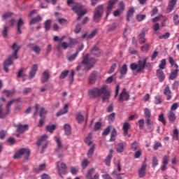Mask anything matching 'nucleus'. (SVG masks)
Segmentation results:
<instances>
[{
	"mask_svg": "<svg viewBox=\"0 0 179 179\" xmlns=\"http://www.w3.org/2000/svg\"><path fill=\"white\" fill-rule=\"evenodd\" d=\"M67 4L69 6L73 5L71 9L73 12H75V13L78 15V20H79V19H80L82 16H84V15H86V13H87V9L83 8V5L78 3H75L73 0H68Z\"/></svg>",
	"mask_w": 179,
	"mask_h": 179,
	"instance_id": "nucleus-1",
	"label": "nucleus"
},
{
	"mask_svg": "<svg viewBox=\"0 0 179 179\" xmlns=\"http://www.w3.org/2000/svg\"><path fill=\"white\" fill-rule=\"evenodd\" d=\"M12 49L13 50L14 53L3 63L4 71L6 72H9L8 67L10 66V65H12L13 59H17V51L20 50V46L17 45L16 43H14L12 46Z\"/></svg>",
	"mask_w": 179,
	"mask_h": 179,
	"instance_id": "nucleus-2",
	"label": "nucleus"
},
{
	"mask_svg": "<svg viewBox=\"0 0 179 179\" xmlns=\"http://www.w3.org/2000/svg\"><path fill=\"white\" fill-rule=\"evenodd\" d=\"M103 103H108L111 97V91L108 90V86L104 85L101 87V95Z\"/></svg>",
	"mask_w": 179,
	"mask_h": 179,
	"instance_id": "nucleus-3",
	"label": "nucleus"
},
{
	"mask_svg": "<svg viewBox=\"0 0 179 179\" xmlns=\"http://www.w3.org/2000/svg\"><path fill=\"white\" fill-rule=\"evenodd\" d=\"M82 64L85 66L86 69H90L96 64V59L91 57L90 55L87 54L83 58Z\"/></svg>",
	"mask_w": 179,
	"mask_h": 179,
	"instance_id": "nucleus-4",
	"label": "nucleus"
},
{
	"mask_svg": "<svg viewBox=\"0 0 179 179\" xmlns=\"http://www.w3.org/2000/svg\"><path fill=\"white\" fill-rule=\"evenodd\" d=\"M22 156H26L27 160V157L30 156V150L27 149V148H22L17 151V152H15L14 155V159H20Z\"/></svg>",
	"mask_w": 179,
	"mask_h": 179,
	"instance_id": "nucleus-5",
	"label": "nucleus"
},
{
	"mask_svg": "<svg viewBox=\"0 0 179 179\" xmlns=\"http://www.w3.org/2000/svg\"><path fill=\"white\" fill-rule=\"evenodd\" d=\"M145 65H146V61L139 60L138 64L132 63L130 66L132 71H137V72H141V71L144 69Z\"/></svg>",
	"mask_w": 179,
	"mask_h": 179,
	"instance_id": "nucleus-6",
	"label": "nucleus"
},
{
	"mask_svg": "<svg viewBox=\"0 0 179 179\" xmlns=\"http://www.w3.org/2000/svg\"><path fill=\"white\" fill-rule=\"evenodd\" d=\"M56 167L60 177H62V176H65V174H66V164H64L63 162H58L56 163Z\"/></svg>",
	"mask_w": 179,
	"mask_h": 179,
	"instance_id": "nucleus-7",
	"label": "nucleus"
},
{
	"mask_svg": "<svg viewBox=\"0 0 179 179\" xmlns=\"http://www.w3.org/2000/svg\"><path fill=\"white\" fill-rule=\"evenodd\" d=\"M104 7L103 5H101L96 8L94 14V20L95 22H99L100 19H101V16H103Z\"/></svg>",
	"mask_w": 179,
	"mask_h": 179,
	"instance_id": "nucleus-8",
	"label": "nucleus"
},
{
	"mask_svg": "<svg viewBox=\"0 0 179 179\" xmlns=\"http://www.w3.org/2000/svg\"><path fill=\"white\" fill-rule=\"evenodd\" d=\"M48 139V136H47V134L43 135L37 142L38 146H42L43 149H45L48 145V141H47Z\"/></svg>",
	"mask_w": 179,
	"mask_h": 179,
	"instance_id": "nucleus-9",
	"label": "nucleus"
},
{
	"mask_svg": "<svg viewBox=\"0 0 179 179\" xmlns=\"http://www.w3.org/2000/svg\"><path fill=\"white\" fill-rule=\"evenodd\" d=\"M127 100H129V93L127 92V89L124 88L120 94L118 101L122 103L123 101H127Z\"/></svg>",
	"mask_w": 179,
	"mask_h": 179,
	"instance_id": "nucleus-10",
	"label": "nucleus"
},
{
	"mask_svg": "<svg viewBox=\"0 0 179 179\" xmlns=\"http://www.w3.org/2000/svg\"><path fill=\"white\" fill-rule=\"evenodd\" d=\"M95 170L94 169H90L87 174L85 175V178L86 179H99L100 177V174H99V173H96L94 174ZM93 174H94V176H93Z\"/></svg>",
	"mask_w": 179,
	"mask_h": 179,
	"instance_id": "nucleus-11",
	"label": "nucleus"
},
{
	"mask_svg": "<svg viewBox=\"0 0 179 179\" xmlns=\"http://www.w3.org/2000/svg\"><path fill=\"white\" fill-rule=\"evenodd\" d=\"M101 88H92L88 91V94L90 96V97H99V96L101 95Z\"/></svg>",
	"mask_w": 179,
	"mask_h": 179,
	"instance_id": "nucleus-12",
	"label": "nucleus"
},
{
	"mask_svg": "<svg viewBox=\"0 0 179 179\" xmlns=\"http://www.w3.org/2000/svg\"><path fill=\"white\" fill-rule=\"evenodd\" d=\"M118 0H110L108 3V7L106 10V17H108V15L111 13V10L114 8V6L117 3Z\"/></svg>",
	"mask_w": 179,
	"mask_h": 179,
	"instance_id": "nucleus-13",
	"label": "nucleus"
},
{
	"mask_svg": "<svg viewBox=\"0 0 179 179\" xmlns=\"http://www.w3.org/2000/svg\"><path fill=\"white\" fill-rule=\"evenodd\" d=\"M146 159H145V162L143 163L140 170L138 171V176L140 178H142L143 177H145L146 176V168L148 167V165L146 164Z\"/></svg>",
	"mask_w": 179,
	"mask_h": 179,
	"instance_id": "nucleus-14",
	"label": "nucleus"
},
{
	"mask_svg": "<svg viewBox=\"0 0 179 179\" xmlns=\"http://www.w3.org/2000/svg\"><path fill=\"white\" fill-rule=\"evenodd\" d=\"M16 101H20V98H15L12 100L9 101L6 106V114L8 115L9 113H10V106L13 104V103H16Z\"/></svg>",
	"mask_w": 179,
	"mask_h": 179,
	"instance_id": "nucleus-15",
	"label": "nucleus"
},
{
	"mask_svg": "<svg viewBox=\"0 0 179 179\" xmlns=\"http://www.w3.org/2000/svg\"><path fill=\"white\" fill-rule=\"evenodd\" d=\"M97 80V72L93 71L89 76L88 81L90 85H94Z\"/></svg>",
	"mask_w": 179,
	"mask_h": 179,
	"instance_id": "nucleus-16",
	"label": "nucleus"
},
{
	"mask_svg": "<svg viewBox=\"0 0 179 179\" xmlns=\"http://www.w3.org/2000/svg\"><path fill=\"white\" fill-rule=\"evenodd\" d=\"M37 71H38V66L37 64H34L31 68V71H29V79H33L34 76H36V73H37Z\"/></svg>",
	"mask_w": 179,
	"mask_h": 179,
	"instance_id": "nucleus-17",
	"label": "nucleus"
},
{
	"mask_svg": "<svg viewBox=\"0 0 179 179\" xmlns=\"http://www.w3.org/2000/svg\"><path fill=\"white\" fill-rule=\"evenodd\" d=\"M69 47H71L69 43L66 42H59V45L56 48V50L59 52L62 51V48L64 50H66V48H69Z\"/></svg>",
	"mask_w": 179,
	"mask_h": 179,
	"instance_id": "nucleus-18",
	"label": "nucleus"
},
{
	"mask_svg": "<svg viewBox=\"0 0 179 179\" xmlns=\"http://www.w3.org/2000/svg\"><path fill=\"white\" fill-rule=\"evenodd\" d=\"M98 29H94L90 34L87 35V34H84L82 36L83 38H87V40H91V38H93L96 34H97Z\"/></svg>",
	"mask_w": 179,
	"mask_h": 179,
	"instance_id": "nucleus-19",
	"label": "nucleus"
},
{
	"mask_svg": "<svg viewBox=\"0 0 179 179\" xmlns=\"http://www.w3.org/2000/svg\"><path fill=\"white\" fill-rule=\"evenodd\" d=\"M29 129V125L27 124H17V132H19V134H23V132L27 131Z\"/></svg>",
	"mask_w": 179,
	"mask_h": 179,
	"instance_id": "nucleus-20",
	"label": "nucleus"
},
{
	"mask_svg": "<svg viewBox=\"0 0 179 179\" xmlns=\"http://www.w3.org/2000/svg\"><path fill=\"white\" fill-rule=\"evenodd\" d=\"M130 127H131V124H129V123H128V122H125L122 127L124 135L125 136H128L129 138L131 137V134H128V129H129Z\"/></svg>",
	"mask_w": 179,
	"mask_h": 179,
	"instance_id": "nucleus-21",
	"label": "nucleus"
},
{
	"mask_svg": "<svg viewBox=\"0 0 179 179\" xmlns=\"http://www.w3.org/2000/svg\"><path fill=\"white\" fill-rule=\"evenodd\" d=\"M164 94L166 96V100H171V90H170V87L169 85H166L164 90Z\"/></svg>",
	"mask_w": 179,
	"mask_h": 179,
	"instance_id": "nucleus-22",
	"label": "nucleus"
},
{
	"mask_svg": "<svg viewBox=\"0 0 179 179\" xmlns=\"http://www.w3.org/2000/svg\"><path fill=\"white\" fill-rule=\"evenodd\" d=\"M69 107V105L68 103H66L64 105L63 109H62L59 112H57L56 115L57 117H61V115H64V114H66L68 113V108Z\"/></svg>",
	"mask_w": 179,
	"mask_h": 179,
	"instance_id": "nucleus-23",
	"label": "nucleus"
},
{
	"mask_svg": "<svg viewBox=\"0 0 179 179\" xmlns=\"http://www.w3.org/2000/svg\"><path fill=\"white\" fill-rule=\"evenodd\" d=\"M157 76L159 82H163L166 78V75H164V73H163V71L160 69L157 70Z\"/></svg>",
	"mask_w": 179,
	"mask_h": 179,
	"instance_id": "nucleus-24",
	"label": "nucleus"
},
{
	"mask_svg": "<svg viewBox=\"0 0 179 179\" xmlns=\"http://www.w3.org/2000/svg\"><path fill=\"white\" fill-rule=\"evenodd\" d=\"M169 122H175L176 120V113L173 111H169L167 114Z\"/></svg>",
	"mask_w": 179,
	"mask_h": 179,
	"instance_id": "nucleus-25",
	"label": "nucleus"
},
{
	"mask_svg": "<svg viewBox=\"0 0 179 179\" xmlns=\"http://www.w3.org/2000/svg\"><path fill=\"white\" fill-rule=\"evenodd\" d=\"M48 79H50V73L48 71H45L43 73L41 82L42 83H45L46 82H48Z\"/></svg>",
	"mask_w": 179,
	"mask_h": 179,
	"instance_id": "nucleus-26",
	"label": "nucleus"
},
{
	"mask_svg": "<svg viewBox=\"0 0 179 179\" xmlns=\"http://www.w3.org/2000/svg\"><path fill=\"white\" fill-rule=\"evenodd\" d=\"M92 55H94L95 57H100L101 55V50L99 49V48L94 46L92 50Z\"/></svg>",
	"mask_w": 179,
	"mask_h": 179,
	"instance_id": "nucleus-27",
	"label": "nucleus"
},
{
	"mask_svg": "<svg viewBox=\"0 0 179 179\" xmlns=\"http://www.w3.org/2000/svg\"><path fill=\"white\" fill-rule=\"evenodd\" d=\"M125 148V143H120L116 146V151L117 153H122L124 148Z\"/></svg>",
	"mask_w": 179,
	"mask_h": 179,
	"instance_id": "nucleus-28",
	"label": "nucleus"
},
{
	"mask_svg": "<svg viewBox=\"0 0 179 179\" xmlns=\"http://www.w3.org/2000/svg\"><path fill=\"white\" fill-rule=\"evenodd\" d=\"M145 30H143L138 36L140 44H145V41H146V38H145Z\"/></svg>",
	"mask_w": 179,
	"mask_h": 179,
	"instance_id": "nucleus-29",
	"label": "nucleus"
},
{
	"mask_svg": "<svg viewBox=\"0 0 179 179\" xmlns=\"http://www.w3.org/2000/svg\"><path fill=\"white\" fill-rule=\"evenodd\" d=\"M64 131H65L66 135H67V136H69V135L72 134L71 132L72 129L71 128V125L68 124H64Z\"/></svg>",
	"mask_w": 179,
	"mask_h": 179,
	"instance_id": "nucleus-30",
	"label": "nucleus"
},
{
	"mask_svg": "<svg viewBox=\"0 0 179 179\" xmlns=\"http://www.w3.org/2000/svg\"><path fill=\"white\" fill-rule=\"evenodd\" d=\"M24 24V21L22 18H20L17 22V32L20 34H22V30H20V27Z\"/></svg>",
	"mask_w": 179,
	"mask_h": 179,
	"instance_id": "nucleus-31",
	"label": "nucleus"
},
{
	"mask_svg": "<svg viewBox=\"0 0 179 179\" xmlns=\"http://www.w3.org/2000/svg\"><path fill=\"white\" fill-rule=\"evenodd\" d=\"M92 133L88 134L87 136L85 138V143H87V145L89 146H90V145H93V143H92Z\"/></svg>",
	"mask_w": 179,
	"mask_h": 179,
	"instance_id": "nucleus-32",
	"label": "nucleus"
},
{
	"mask_svg": "<svg viewBox=\"0 0 179 179\" xmlns=\"http://www.w3.org/2000/svg\"><path fill=\"white\" fill-rule=\"evenodd\" d=\"M115 136H117V130L115 128L113 129V130L111 131L110 134V142H114L115 141Z\"/></svg>",
	"mask_w": 179,
	"mask_h": 179,
	"instance_id": "nucleus-33",
	"label": "nucleus"
},
{
	"mask_svg": "<svg viewBox=\"0 0 179 179\" xmlns=\"http://www.w3.org/2000/svg\"><path fill=\"white\" fill-rule=\"evenodd\" d=\"M94 144H92L91 148H90V150H88L87 155L88 156V157H92V156H93V153H94Z\"/></svg>",
	"mask_w": 179,
	"mask_h": 179,
	"instance_id": "nucleus-34",
	"label": "nucleus"
},
{
	"mask_svg": "<svg viewBox=\"0 0 179 179\" xmlns=\"http://www.w3.org/2000/svg\"><path fill=\"white\" fill-rule=\"evenodd\" d=\"M76 120H77L78 124H82V122H83V121H85V117H83V115H82V114L78 113L76 116Z\"/></svg>",
	"mask_w": 179,
	"mask_h": 179,
	"instance_id": "nucleus-35",
	"label": "nucleus"
},
{
	"mask_svg": "<svg viewBox=\"0 0 179 179\" xmlns=\"http://www.w3.org/2000/svg\"><path fill=\"white\" fill-rule=\"evenodd\" d=\"M55 138L56 139V143L57 145V148H59V149L62 148V141L61 140V137L55 136Z\"/></svg>",
	"mask_w": 179,
	"mask_h": 179,
	"instance_id": "nucleus-36",
	"label": "nucleus"
},
{
	"mask_svg": "<svg viewBox=\"0 0 179 179\" xmlns=\"http://www.w3.org/2000/svg\"><path fill=\"white\" fill-rule=\"evenodd\" d=\"M127 72H128V68L127 64H124L120 69V73L121 75H127Z\"/></svg>",
	"mask_w": 179,
	"mask_h": 179,
	"instance_id": "nucleus-37",
	"label": "nucleus"
},
{
	"mask_svg": "<svg viewBox=\"0 0 179 179\" xmlns=\"http://www.w3.org/2000/svg\"><path fill=\"white\" fill-rule=\"evenodd\" d=\"M17 78H22L23 82H24V79L27 78V76L26 74H23V69L20 70L17 73Z\"/></svg>",
	"mask_w": 179,
	"mask_h": 179,
	"instance_id": "nucleus-38",
	"label": "nucleus"
},
{
	"mask_svg": "<svg viewBox=\"0 0 179 179\" xmlns=\"http://www.w3.org/2000/svg\"><path fill=\"white\" fill-rule=\"evenodd\" d=\"M111 159H113V155L109 154L105 159L106 166H110L111 164Z\"/></svg>",
	"mask_w": 179,
	"mask_h": 179,
	"instance_id": "nucleus-39",
	"label": "nucleus"
},
{
	"mask_svg": "<svg viewBox=\"0 0 179 179\" xmlns=\"http://www.w3.org/2000/svg\"><path fill=\"white\" fill-rule=\"evenodd\" d=\"M177 75H178V71H177V70H174L171 73L169 78L171 79V80H173V79H176V78H177Z\"/></svg>",
	"mask_w": 179,
	"mask_h": 179,
	"instance_id": "nucleus-40",
	"label": "nucleus"
},
{
	"mask_svg": "<svg viewBox=\"0 0 179 179\" xmlns=\"http://www.w3.org/2000/svg\"><path fill=\"white\" fill-rule=\"evenodd\" d=\"M144 114H145V117L146 118H150L151 115H152V113L150 112V109L145 108L144 109Z\"/></svg>",
	"mask_w": 179,
	"mask_h": 179,
	"instance_id": "nucleus-41",
	"label": "nucleus"
},
{
	"mask_svg": "<svg viewBox=\"0 0 179 179\" xmlns=\"http://www.w3.org/2000/svg\"><path fill=\"white\" fill-rule=\"evenodd\" d=\"M169 160H170V155H164L162 158V164H169Z\"/></svg>",
	"mask_w": 179,
	"mask_h": 179,
	"instance_id": "nucleus-42",
	"label": "nucleus"
},
{
	"mask_svg": "<svg viewBox=\"0 0 179 179\" xmlns=\"http://www.w3.org/2000/svg\"><path fill=\"white\" fill-rule=\"evenodd\" d=\"M40 20H41V17L40 16L34 17L30 21V24H36V23H38Z\"/></svg>",
	"mask_w": 179,
	"mask_h": 179,
	"instance_id": "nucleus-43",
	"label": "nucleus"
},
{
	"mask_svg": "<svg viewBox=\"0 0 179 179\" xmlns=\"http://www.w3.org/2000/svg\"><path fill=\"white\" fill-rule=\"evenodd\" d=\"M51 28V20H48L45 22V29L46 31H48V30H50V29Z\"/></svg>",
	"mask_w": 179,
	"mask_h": 179,
	"instance_id": "nucleus-44",
	"label": "nucleus"
},
{
	"mask_svg": "<svg viewBox=\"0 0 179 179\" xmlns=\"http://www.w3.org/2000/svg\"><path fill=\"white\" fill-rule=\"evenodd\" d=\"M32 51L36 52V54H40V52L41 51V48H40V46L34 45L32 47Z\"/></svg>",
	"mask_w": 179,
	"mask_h": 179,
	"instance_id": "nucleus-45",
	"label": "nucleus"
},
{
	"mask_svg": "<svg viewBox=\"0 0 179 179\" xmlns=\"http://www.w3.org/2000/svg\"><path fill=\"white\" fill-rule=\"evenodd\" d=\"M135 13V10L134 8H130L129 11L127 12V20H129L130 17H132L134 13Z\"/></svg>",
	"mask_w": 179,
	"mask_h": 179,
	"instance_id": "nucleus-46",
	"label": "nucleus"
},
{
	"mask_svg": "<svg viewBox=\"0 0 179 179\" xmlns=\"http://www.w3.org/2000/svg\"><path fill=\"white\" fill-rule=\"evenodd\" d=\"M166 59H164L161 61V63L159 65V69L162 71V69H165L166 68Z\"/></svg>",
	"mask_w": 179,
	"mask_h": 179,
	"instance_id": "nucleus-47",
	"label": "nucleus"
},
{
	"mask_svg": "<svg viewBox=\"0 0 179 179\" xmlns=\"http://www.w3.org/2000/svg\"><path fill=\"white\" fill-rule=\"evenodd\" d=\"M115 120V113H113L108 116V120L109 122H114Z\"/></svg>",
	"mask_w": 179,
	"mask_h": 179,
	"instance_id": "nucleus-48",
	"label": "nucleus"
},
{
	"mask_svg": "<svg viewBox=\"0 0 179 179\" xmlns=\"http://www.w3.org/2000/svg\"><path fill=\"white\" fill-rule=\"evenodd\" d=\"M176 3H177V0H171L169 3L170 10H173V9H174V6H176Z\"/></svg>",
	"mask_w": 179,
	"mask_h": 179,
	"instance_id": "nucleus-49",
	"label": "nucleus"
},
{
	"mask_svg": "<svg viewBox=\"0 0 179 179\" xmlns=\"http://www.w3.org/2000/svg\"><path fill=\"white\" fill-rule=\"evenodd\" d=\"M173 138L175 141H178V130L177 129H175L173 130Z\"/></svg>",
	"mask_w": 179,
	"mask_h": 179,
	"instance_id": "nucleus-50",
	"label": "nucleus"
},
{
	"mask_svg": "<svg viewBox=\"0 0 179 179\" xmlns=\"http://www.w3.org/2000/svg\"><path fill=\"white\" fill-rule=\"evenodd\" d=\"M12 15H13V13H5L2 15V20H6V19H8V17H10V16H12Z\"/></svg>",
	"mask_w": 179,
	"mask_h": 179,
	"instance_id": "nucleus-51",
	"label": "nucleus"
},
{
	"mask_svg": "<svg viewBox=\"0 0 179 179\" xmlns=\"http://www.w3.org/2000/svg\"><path fill=\"white\" fill-rule=\"evenodd\" d=\"M158 120L159 121H160V122H162L164 125H166V120H164V114L162 113L161 115H159Z\"/></svg>",
	"mask_w": 179,
	"mask_h": 179,
	"instance_id": "nucleus-52",
	"label": "nucleus"
},
{
	"mask_svg": "<svg viewBox=\"0 0 179 179\" xmlns=\"http://www.w3.org/2000/svg\"><path fill=\"white\" fill-rule=\"evenodd\" d=\"M48 132L52 133L55 130V124L48 125L46 127Z\"/></svg>",
	"mask_w": 179,
	"mask_h": 179,
	"instance_id": "nucleus-53",
	"label": "nucleus"
},
{
	"mask_svg": "<svg viewBox=\"0 0 179 179\" xmlns=\"http://www.w3.org/2000/svg\"><path fill=\"white\" fill-rule=\"evenodd\" d=\"M81 166L83 169H86V167L89 166V160H87V159H84L82 162Z\"/></svg>",
	"mask_w": 179,
	"mask_h": 179,
	"instance_id": "nucleus-54",
	"label": "nucleus"
},
{
	"mask_svg": "<svg viewBox=\"0 0 179 179\" xmlns=\"http://www.w3.org/2000/svg\"><path fill=\"white\" fill-rule=\"evenodd\" d=\"M43 170H45V163L39 165L38 170L35 169V172L38 173V171H43Z\"/></svg>",
	"mask_w": 179,
	"mask_h": 179,
	"instance_id": "nucleus-55",
	"label": "nucleus"
},
{
	"mask_svg": "<svg viewBox=\"0 0 179 179\" xmlns=\"http://www.w3.org/2000/svg\"><path fill=\"white\" fill-rule=\"evenodd\" d=\"M3 93L7 97H11V96H13V92L9 91V90H3Z\"/></svg>",
	"mask_w": 179,
	"mask_h": 179,
	"instance_id": "nucleus-56",
	"label": "nucleus"
},
{
	"mask_svg": "<svg viewBox=\"0 0 179 179\" xmlns=\"http://www.w3.org/2000/svg\"><path fill=\"white\" fill-rule=\"evenodd\" d=\"M162 103V96L157 95L155 96V104H161Z\"/></svg>",
	"mask_w": 179,
	"mask_h": 179,
	"instance_id": "nucleus-57",
	"label": "nucleus"
},
{
	"mask_svg": "<svg viewBox=\"0 0 179 179\" xmlns=\"http://www.w3.org/2000/svg\"><path fill=\"white\" fill-rule=\"evenodd\" d=\"M146 17V15H137L136 16V19L138 20V22H142V20H145Z\"/></svg>",
	"mask_w": 179,
	"mask_h": 179,
	"instance_id": "nucleus-58",
	"label": "nucleus"
},
{
	"mask_svg": "<svg viewBox=\"0 0 179 179\" xmlns=\"http://www.w3.org/2000/svg\"><path fill=\"white\" fill-rule=\"evenodd\" d=\"M8 30H9V27L5 26L3 30V36L6 38L8 37Z\"/></svg>",
	"mask_w": 179,
	"mask_h": 179,
	"instance_id": "nucleus-59",
	"label": "nucleus"
},
{
	"mask_svg": "<svg viewBox=\"0 0 179 179\" xmlns=\"http://www.w3.org/2000/svg\"><path fill=\"white\" fill-rule=\"evenodd\" d=\"M179 107V103H174L171 107V110L170 111H176Z\"/></svg>",
	"mask_w": 179,
	"mask_h": 179,
	"instance_id": "nucleus-60",
	"label": "nucleus"
},
{
	"mask_svg": "<svg viewBox=\"0 0 179 179\" xmlns=\"http://www.w3.org/2000/svg\"><path fill=\"white\" fill-rule=\"evenodd\" d=\"M138 149V142L134 141L131 144V150H136Z\"/></svg>",
	"mask_w": 179,
	"mask_h": 179,
	"instance_id": "nucleus-61",
	"label": "nucleus"
},
{
	"mask_svg": "<svg viewBox=\"0 0 179 179\" xmlns=\"http://www.w3.org/2000/svg\"><path fill=\"white\" fill-rule=\"evenodd\" d=\"M169 37H170V33H169V32H166V34L159 36L160 40H163V38H164L166 40V39L169 38Z\"/></svg>",
	"mask_w": 179,
	"mask_h": 179,
	"instance_id": "nucleus-62",
	"label": "nucleus"
},
{
	"mask_svg": "<svg viewBox=\"0 0 179 179\" xmlns=\"http://www.w3.org/2000/svg\"><path fill=\"white\" fill-rule=\"evenodd\" d=\"M159 164V160H157V157H153L152 158V166L156 167Z\"/></svg>",
	"mask_w": 179,
	"mask_h": 179,
	"instance_id": "nucleus-63",
	"label": "nucleus"
},
{
	"mask_svg": "<svg viewBox=\"0 0 179 179\" xmlns=\"http://www.w3.org/2000/svg\"><path fill=\"white\" fill-rule=\"evenodd\" d=\"M178 15H177V14H175L174 15H173V22H174V24H179V20H178Z\"/></svg>",
	"mask_w": 179,
	"mask_h": 179,
	"instance_id": "nucleus-64",
	"label": "nucleus"
}]
</instances>
